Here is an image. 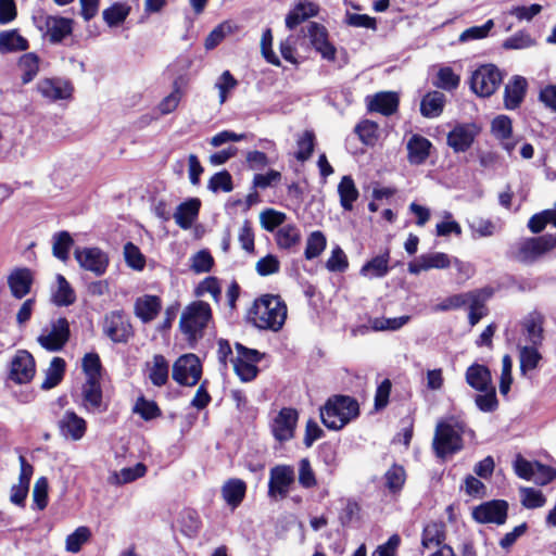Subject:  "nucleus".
Instances as JSON below:
<instances>
[{
  "label": "nucleus",
  "instance_id": "obj_1",
  "mask_svg": "<svg viewBox=\"0 0 556 556\" xmlns=\"http://www.w3.org/2000/svg\"><path fill=\"white\" fill-rule=\"evenodd\" d=\"M288 307L279 294H263L249 309V319L262 330L279 331L287 319Z\"/></svg>",
  "mask_w": 556,
  "mask_h": 556
},
{
  "label": "nucleus",
  "instance_id": "obj_2",
  "mask_svg": "<svg viewBox=\"0 0 556 556\" xmlns=\"http://www.w3.org/2000/svg\"><path fill=\"white\" fill-rule=\"evenodd\" d=\"M212 320L213 311L205 301H193L184 308L179 319V330L190 349H194L203 339Z\"/></svg>",
  "mask_w": 556,
  "mask_h": 556
},
{
  "label": "nucleus",
  "instance_id": "obj_3",
  "mask_svg": "<svg viewBox=\"0 0 556 556\" xmlns=\"http://www.w3.org/2000/svg\"><path fill=\"white\" fill-rule=\"evenodd\" d=\"M361 414L357 400L350 395L334 394L320 408L323 425L329 430H341Z\"/></svg>",
  "mask_w": 556,
  "mask_h": 556
},
{
  "label": "nucleus",
  "instance_id": "obj_4",
  "mask_svg": "<svg viewBox=\"0 0 556 556\" xmlns=\"http://www.w3.org/2000/svg\"><path fill=\"white\" fill-rule=\"evenodd\" d=\"M555 248L556 236L551 233L525 238L509 247L507 257L511 261L529 265L533 264Z\"/></svg>",
  "mask_w": 556,
  "mask_h": 556
},
{
  "label": "nucleus",
  "instance_id": "obj_5",
  "mask_svg": "<svg viewBox=\"0 0 556 556\" xmlns=\"http://www.w3.org/2000/svg\"><path fill=\"white\" fill-rule=\"evenodd\" d=\"M34 20L37 28L52 45L61 43L73 34L75 23L73 18L41 13Z\"/></svg>",
  "mask_w": 556,
  "mask_h": 556
},
{
  "label": "nucleus",
  "instance_id": "obj_6",
  "mask_svg": "<svg viewBox=\"0 0 556 556\" xmlns=\"http://www.w3.org/2000/svg\"><path fill=\"white\" fill-rule=\"evenodd\" d=\"M432 447L437 457L445 458L463 450V437L451 424L440 421L435 427Z\"/></svg>",
  "mask_w": 556,
  "mask_h": 556
},
{
  "label": "nucleus",
  "instance_id": "obj_7",
  "mask_svg": "<svg viewBox=\"0 0 556 556\" xmlns=\"http://www.w3.org/2000/svg\"><path fill=\"white\" fill-rule=\"evenodd\" d=\"M202 374V363L193 353L180 355L173 365L172 377L180 386L194 387Z\"/></svg>",
  "mask_w": 556,
  "mask_h": 556
},
{
  "label": "nucleus",
  "instance_id": "obj_8",
  "mask_svg": "<svg viewBox=\"0 0 556 556\" xmlns=\"http://www.w3.org/2000/svg\"><path fill=\"white\" fill-rule=\"evenodd\" d=\"M503 76L494 64L479 66L470 77V89L479 97L492 96L502 84Z\"/></svg>",
  "mask_w": 556,
  "mask_h": 556
},
{
  "label": "nucleus",
  "instance_id": "obj_9",
  "mask_svg": "<svg viewBox=\"0 0 556 556\" xmlns=\"http://www.w3.org/2000/svg\"><path fill=\"white\" fill-rule=\"evenodd\" d=\"M295 482V470L292 465L279 464L270 468L267 494L273 500L288 496Z\"/></svg>",
  "mask_w": 556,
  "mask_h": 556
},
{
  "label": "nucleus",
  "instance_id": "obj_10",
  "mask_svg": "<svg viewBox=\"0 0 556 556\" xmlns=\"http://www.w3.org/2000/svg\"><path fill=\"white\" fill-rule=\"evenodd\" d=\"M36 375V361L27 350H17L9 364L8 380L15 384H26Z\"/></svg>",
  "mask_w": 556,
  "mask_h": 556
},
{
  "label": "nucleus",
  "instance_id": "obj_11",
  "mask_svg": "<svg viewBox=\"0 0 556 556\" xmlns=\"http://www.w3.org/2000/svg\"><path fill=\"white\" fill-rule=\"evenodd\" d=\"M103 331L114 343H127L135 331L124 311H112L104 317Z\"/></svg>",
  "mask_w": 556,
  "mask_h": 556
},
{
  "label": "nucleus",
  "instance_id": "obj_12",
  "mask_svg": "<svg viewBox=\"0 0 556 556\" xmlns=\"http://www.w3.org/2000/svg\"><path fill=\"white\" fill-rule=\"evenodd\" d=\"M299 412L293 407H282L270 422V432L276 441L283 444L294 438Z\"/></svg>",
  "mask_w": 556,
  "mask_h": 556
},
{
  "label": "nucleus",
  "instance_id": "obj_13",
  "mask_svg": "<svg viewBox=\"0 0 556 556\" xmlns=\"http://www.w3.org/2000/svg\"><path fill=\"white\" fill-rule=\"evenodd\" d=\"M508 516V503L505 500H492L476 506L472 518L478 523L504 525Z\"/></svg>",
  "mask_w": 556,
  "mask_h": 556
},
{
  "label": "nucleus",
  "instance_id": "obj_14",
  "mask_svg": "<svg viewBox=\"0 0 556 556\" xmlns=\"http://www.w3.org/2000/svg\"><path fill=\"white\" fill-rule=\"evenodd\" d=\"M71 338L70 323L65 317H59L51 324V330L47 334L38 337L39 344L47 351H61Z\"/></svg>",
  "mask_w": 556,
  "mask_h": 556
},
{
  "label": "nucleus",
  "instance_id": "obj_15",
  "mask_svg": "<svg viewBox=\"0 0 556 556\" xmlns=\"http://www.w3.org/2000/svg\"><path fill=\"white\" fill-rule=\"evenodd\" d=\"M480 127L475 123L457 124L447 134L446 143L455 153L466 152L472 146Z\"/></svg>",
  "mask_w": 556,
  "mask_h": 556
},
{
  "label": "nucleus",
  "instance_id": "obj_16",
  "mask_svg": "<svg viewBox=\"0 0 556 556\" xmlns=\"http://www.w3.org/2000/svg\"><path fill=\"white\" fill-rule=\"evenodd\" d=\"M74 255L81 268L92 271L96 276H102L108 269L109 257L99 248H77Z\"/></svg>",
  "mask_w": 556,
  "mask_h": 556
},
{
  "label": "nucleus",
  "instance_id": "obj_17",
  "mask_svg": "<svg viewBox=\"0 0 556 556\" xmlns=\"http://www.w3.org/2000/svg\"><path fill=\"white\" fill-rule=\"evenodd\" d=\"M38 92L50 101L65 100L72 97L74 87L71 81L61 78H43L37 84Z\"/></svg>",
  "mask_w": 556,
  "mask_h": 556
},
{
  "label": "nucleus",
  "instance_id": "obj_18",
  "mask_svg": "<svg viewBox=\"0 0 556 556\" xmlns=\"http://www.w3.org/2000/svg\"><path fill=\"white\" fill-rule=\"evenodd\" d=\"M7 281L12 296L22 300L30 293L34 276L28 267H18L9 274Z\"/></svg>",
  "mask_w": 556,
  "mask_h": 556
},
{
  "label": "nucleus",
  "instance_id": "obj_19",
  "mask_svg": "<svg viewBox=\"0 0 556 556\" xmlns=\"http://www.w3.org/2000/svg\"><path fill=\"white\" fill-rule=\"evenodd\" d=\"M451 266V258L446 253L433 252L421 254L416 260L408 263V273L412 275H419L424 270L445 269Z\"/></svg>",
  "mask_w": 556,
  "mask_h": 556
},
{
  "label": "nucleus",
  "instance_id": "obj_20",
  "mask_svg": "<svg viewBox=\"0 0 556 556\" xmlns=\"http://www.w3.org/2000/svg\"><path fill=\"white\" fill-rule=\"evenodd\" d=\"M432 142L422 135L414 134L406 143L407 161L412 165L425 164L431 154Z\"/></svg>",
  "mask_w": 556,
  "mask_h": 556
},
{
  "label": "nucleus",
  "instance_id": "obj_21",
  "mask_svg": "<svg viewBox=\"0 0 556 556\" xmlns=\"http://www.w3.org/2000/svg\"><path fill=\"white\" fill-rule=\"evenodd\" d=\"M59 429L63 437L78 441L87 432V421L74 410H66L59 420Z\"/></svg>",
  "mask_w": 556,
  "mask_h": 556
},
{
  "label": "nucleus",
  "instance_id": "obj_22",
  "mask_svg": "<svg viewBox=\"0 0 556 556\" xmlns=\"http://www.w3.org/2000/svg\"><path fill=\"white\" fill-rule=\"evenodd\" d=\"M400 105L396 92L380 91L372 97H367V109L369 112H377L384 116L394 114Z\"/></svg>",
  "mask_w": 556,
  "mask_h": 556
},
{
  "label": "nucleus",
  "instance_id": "obj_23",
  "mask_svg": "<svg viewBox=\"0 0 556 556\" xmlns=\"http://www.w3.org/2000/svg\"><path fill=\"white\" fill-rule=\"evenodd\" d=\"M493 288L484 287L476 289L475 295L469 301L468 323L470 326L477 325L484 316L488 315L486 301L492 298Z\"/></svg>",
  "mask_w": 556,
  "mask_h": 556
},
{
  "label": "nucleus",
  "instance_id": "obj_24",
  "mask_svg": "<svg viewBox=\"0 0 556 556\" xmlns=\"http://www.w3.org/2000/svg\"><path fill=\"white\" fill-rule=\"evenodd\" d=\"M527 88L528 83L525 77L514 76L504 89V106L507 110L518 109L526 97Z\"/></svg>",
  "mask_w": 556,
  "mask_h": 556
},
{
  "label": "nucleus",
  "instance_id": "obj_25",
  "mask_svg": "<svg viewBox=\"0 0 556 556\" xmlns=\"http://www.w3.org/2000/svg\"><path fill=\"white\" fill-rule=\"evenodd\" d=\"M135 314L144 324L154 320L162 309V300L157 295L144 294L135 302Z\"/></svg>",
  "mask_w": 556,
  "mask_h": 556
},
{
  "label": "nucleus",
  "instance_id": "obj_26",
  "mask_svg": "<svg viewBox=\"0 0 556 556\" xmlns=\"http://www.w3.org/2000/svg\"><path fill=\"white\" fill-rule=\"evenodd\" d=\"M465 380L467 384L476 391H484L494 386L490 368L478 363H473L467 367Z\"/></svg>",
  "mask_w": 556,
  "mask_h": 556
},
{
  "label": "nucleus",
  "instance_id": "obj_27",
  "mask_svg": "<svg viewBox=\"0 0 556 556\" xmlns=\"http://www.w3.org/2000/svg\"><path fill=\"white\" fill-rule=\"evenodd\" d=\"M391 252L389 248H386L384 251L371 257L359 269V274L364 277L368 278H383L391 270V266L389 265L391 256Z\"/></svg>",
  "mask_w": 556,
  "mask_h": 556
},
{
  "label": "nucleus",
  "instance_id": "obj_28",
  "mask_svg": "<svg viewBox=\"0 0 556 556\" xmlns=\"http://www.w3.org/2000/svg\"><path fill=\"white\" fill-rule=\"evenodd\" d=\"M301 231L294 224H287L278 228L275 235V241L279 250L287 251L289 253L296 252L301 243Z\"/></svg>",
  "mask_w": 556,
  "mask_h": 556
},
{
  "label": "nucleus",
  "instance_id": "obj_29",
  "mask_svg": "<svg viewBox=\"0 0 556 556\" xmlns=\"http://www.w3.org/2000/svg\"><path fill=\"white\" fill-rule=\"evenodd\" d=\"M201 208V201L198 198H191L182 203H180L176 212L174 214V218L176 224L181 229H189L191 228L192 224L195 222V219L199 216Z\"/></svg>",
  "mask_w": 556,
  "mask_h": 556
},
{
  "label": "nucleus",
  "instance_id": "obj_30",
  "mask_svg": "<svg viewBox=\"0 0 556 556\" xmlns=\"http://www.w3.org/2000/svg\"><path fill=\"white\" fill-rule=\"evenodd\" d=\"M247 489V483L242 479L230 478L222 486V496L228 506L236 509L243 502Z\"/></svg>",
  "mask_w": 556,
  "mask_h": 556
},
{
  "label": "nucleus",
  "instance_id": "obj_31",
  "mask_svg": "<svg viewBox=\"0 0 556 556\" xmlns=\"http://www.w3.org/2000/svg\"><path fill=\"white\" fill-rule=\"evenodd\" d=\"M446 540V526L442 521H430L425 525L421 532V546L424 548L444 545Z\"/></svg>",
  "mask_w": 556,
  "mask_h": 556
},
{
  "label": "nucleus",
  "instance_id": "obj_32",
  "mask_svg": "<svg viewBox=\"0 0 556 556\" xmlns=\"http://www.w3.org/2000/svg\"><path fill=\"white\" fill-rule=\"evenodd\" d=\"M319 7L313 2H298L286 16V27L295 29L301 23L318 14Z\"/></svg>",
  "mask_w": 556,
  "mask_h": 556
},
{
  "label": "nucleus",
  "instance_id": "obj_33",
  "mask_svg": "<svg viewBox=\"0 0 556 556\" xmlns=\"http://www.w3.org/2000/svg\"><path fill=\"white\" fill-rule=\"evenodd\" d=\"M101 380L86 379L81 387L83 406L87 410H100L103 403Z\"/></svg>",
  "mask_w": 556,
  "mask_h": 556
},
{
  "label": "nucleus",
  "instance_id": "obj_34",
  "mask_svg": "<svg viewBox=\"0 0 556 556\" xmlns=\"http://www.w3.org/2000/svg\"><path fill=\"white\" fill-rule=\"evenodd\" d=\"M543 324L544 317L540 313H531L522 320V330L531 345H542L544 340Z\"/></svg>",
  "mask_w": 556,
  "mask_h": 556
},
{
  "label": "nucleus",
  "instance_id": "obj_35",
  "mask_svg": "<svg viewBox=\"0 0 556 556\" xmlns=\"http://www.w3.org/2000/svg\"><path fill=\"white\" fill-rule=\"evenodd\" d=\"M445 101V94L440 91L427 92L420 102L421 115L427 118L439 117L443 113Z\"/></svg>",
  "mask_w": 556,
  "mask_h": 556
},
{
  "label": "nucleus",
  "instance_id": "obj_36",
  "mask_svg": "<svg viewBox=\"0 0 556 556\" xmlns=\"http://www.w3.org/2000/svg\"><path fill=\"white\" fill-rule=\"evenodd\" d=\"M29 47L28 40L18 34L17 29L2 30L0 33V53L5 54L25 51Z\"/></svg>",
  "mask_w": 556,
  "mask_h": 556
},
{
  "label": "nucleus",
  "instance_id": "obj_37",
  "mask_svg": "<svg viewBox=\"0 0 556 556\" xmlns=\"http://www.w3.org/2000/svg\"><path fill=\"white\" fill-rule=\"evenodd\" d=\"M338 194L340 198V205L344 211H352L354 202L359 197V191L356 188L354 179L350 175L341 178L338 185Z\"/></svg>",
  "mask_w": 556,
  "mask_h": 556
},
{
  "label": "nucleus",
  "instance_id": "obj_38",
  "mask_svg": "<svg viewBox=\"0 0 556 556\" xmlns=\"http://www.w3.org/2000/svg\"><path fill=\"white\" fill-rule=\"evenodd\" d=\"M66 370V362L64 358L55 356L51 359L48 369L46 370L45 380L41 383L42 390H51L59 386Z\"/></svg>",
  "mask_w": 556,
  "mask_h": 556
},
{
  "label": "nucleus",
  "instance_id": "obj_39",
  "mask_svg": "<svg viewBox=\"0 0 556 556\" xmlns=\"http://www.w3.org/2000/svg\"><path fill=\"white\" fill-rule=\"evenodd\" d=\"M58 288L52 294V302L59 306H70L76 301V293L67 279L61 275H56Z\"/></svg>",
  "mask_w": 556,
  "mask_h": 556
},
{
  "label": "nucleus",
  "instance_id": "obj_40",
  "mask_svg": "<svg viewBox=\"0 0 556 556\" xmlns=\"http://www.w3.org/2000/svg\"><path fill=\"white\" fill-rule=\"evenodd\" d=\"M316 146V136L314 130L306 129L296 138V152L295 159L300 162H305L313 155Z\"/></svg>",
  "mask_w": 556,
  "mask_h": 556
},
{
  "label": "nucleus",
  "instance_id": "obj_41",
  "mask_svg": "<svg viewBox=\"0 0 556 556\" xmlns=\"http://www.w3.org/2000/svg\"><path fill=\"white\" fill-rule=\"evenodd\" d=\"M40 59L35 52H27L18 60V67L22 71V83L24 85L34 80L39 72Z\"/></svg>",
  "mask_w": 556,
  "mask_h": 556
},
{
  "label": "nucleus",
  "instance_id": "obj_42",
  "mask_svg": "<svg viewBox=\"0 0 556 556\" xmlns=\"http://www.w3.org/2000/svg\"><path fill=\"white\" fill-rule=\"evenodd\" d=\"M73 245L74 240L68 231L62 230L54 233L52 245L53 256L63 262L67 261Z\"/></svg>",
  "mask_w": 556,
  "mask_h": 556
},
{
  "label": "nucleus",
  "instance_id": "obj_43",
  "mask_svg": "<svg viewBox=\"0 0 556 556\" xmlns=\"http://www.w3.org/2000/svg\"><path fill=\"white\" fill-rule=\"evenodd\" d=\"M327 247V238L320 230L311 232L306 239L304 257L308 261L318 257Z\"/></svg>",
  "mask_w": 556,
  "mask_h": 556
},
{
  "label": "nucleus",
  "instance_id": "obj_44",
  "mask_svg": "<svg viewBox=\"0 0 556 556\" xmlns=\"http://www.w3.org/2000/svg\"><path fill=\"white\" fill-rule=\"evenodd\" d=\"M169 365L162 354L153 356V366L150 370L149 378L153 386L162 387L168 381Z\"/></svg>",
  "mask_w": 556,
  "mask_h": 556
},
{
  "label": "nucleus",
  "instance_id": "obj_45",
  "mask_svg": "<svg viewBox=\"0 0 556 556\" xmlns=\"http://www.w3.org/2000/svg\"><path fill=\"white\" fill-rule=\"evenodd\" d=\"M406 481V472L402 465L393 464L384 473V485L391 493H399Z\"/></svg>",
  "mask_w": 556,
  "mask_h": 556
},
{
  "label": "nucleus",
  "instance_id": "obj_46",
  "mask_svg": "<svg viewBox=\"0 0 556 556\" xmlns=\"http://www.w3.org/2000/svg\"><path fill=\"white\" fill-rule=\"evenodd\" d=\"M359 140L366 144L374 147L379 138V126L376 122L370 119L361 121L354 129Z\"/></svg>",
  "mask_w": 556,
  "mask_h": 556
},
{
  "label": "nucleus",
  "instance_id": "obj_47",
  "mask_svg": "<svg viewBox=\"0 0 556 556\" xmlns=\"http://www.w3.org/2000/svg\"><path fill=\"white\" fill-rule=\"evenodd\" d=\"M131 8L125 3L115 2L102 12L104 22L110 27L118 26L124 23L130 14Z\"/></svg>",
  "mask_w": 556,
  "mask_h": 556
},
{
  "label": "nucleus",
  "instance_id": "obj_48",
  "mask_svg": "<svg viewBox=\"0 0 556 556\" xmlns=\"http://www.w3.org/2000/svg\"><path fill=\"white\" fill-rule=\"evenodd\" d=\"M134 413L139 414L146 421H150L162 416V409L157 403L152 400H147L143 395L137 399L134 406Z\"/></svg>",
  "mask_w": 556,
  "mask_h": 556
},
{
  "label": "nucleus",
  "instance_id": "obj_49",
  "mask_svg": "<svg viewBox=\"0 0 556 556\" xmlns=\"http://www.w3.org/2000/svg\"><path fill=\"white\" fill-rule=\"evenodd\" d=\"M476 289L463 292V293H456L450 296H446L443 299L439 304L435 306V311L439 312H447L452 309H459L464 307L465 305H468L471 298L475 295Z\"/></svg>",
  "mask_w": 556,
  "mask_h": 556
},
{
  "label": "nucleus",
  "instance_id": "obj_50",
  "mask_svg": "<svg viewBox=\"0 0 556 556\" xmlns=\"http://www.w3.org/2000/svg\"><path fill=\"white\" fill-rule=\"evenodd\" d=\"M539 346L540 345H527L520 349L519 361L521 372L525 374L539 366V363L542 359V354L538 350Z\"/></svg>",
  "mask_w": 556,
  "mask_h": 556
},
{
  "label": "nucleus",
  "instance_id": "obj_51",
  "mask_svg": "<svg viewBox=\"0 0 556 556\" xmlns=\"http://www.w3.org/2000/svg\"><path fill=\"white\" fill-rule=\"evenodd\" d=\"M480 394L475 396V404L479 410L483 413H493L498 408V400L496 396V389L494 386L484 391H479Z\"/></svg>",
  "mask_w": 556,
  "mask_h": 556
},
{
  "label": "nucleus",
  "instance_id": "obj_52",
  "mask_svg": "<svg viewBox=\"0 0 556 556\" xmlns=\"http://www.w3.org/2000/svg\"><path fill=\"white\" fill-rule=\"evenodd\" d=\"M491 132L500 140H508L513 135V121L507 115H497L491 123Z\"/></svg>",
  "mask_w": 556,
  "mask_h": 556
},
{
  "label": "nucleus",
  "instance_id": "obj_53",
  "mask_svg": "<svg viewBox=\"0 0 556 556\" xmlns=\"http://www.w3.org/2000/svg\"><path fill=\"white\" fill-rule=\"evenodd\" d=\"M49 482L46 477H40L35 482L33 489V508L43 510L49 504Z\"/></svg>",
  "mask_w": 556,
  "mask_h": 556
},
{
  "label": "nucleus",
  "instance_id": "obj_54",
  "mask_svg": "<svg viewBox=\"0 0 556 556\" xmlns=\"http://www.w3.org/2000/svg\"><path fill=\"white\" fill-rule=\"evenodd\" d=\"M207 188L214 193L230 192L233 189L232 176L227 169L215 173L207 182Z\"/></svg>",
  "mask_w": 556,
  "mask_h": 556
},
{
  "label": "nucleus",
  "instance_id": "obj_55",
  "mask_svg": "<svg viewBox=\"0 0 556 556\" xmlns=\"http://www.w3.org/2000/svg\"><path fill=\"white\" fill-rule=\"evenodd\" d=\"M81 367L87 379L101 380L102 364L98 353H86L83 357Z\"/></svg>",
  "mask_w": 556,
  "mask_h": 556
},
{
  "label": "nucleus",
  "instance_id": "obj_56",
  "mask_svg": "<svg viewBox=\"0 0 556 556\" xmlns=\"http://www.w3.org/2000/svg\"><path fill=\"white\" fill-rule=\"evenodd\" d=\"M460 83V77L450 66L441 67L437 74L434 86L443 90H455Z\"/></svg>",
  "mask_w": 556,
  "mask_h": 556
},
{
  "label": "nucleus",
  "instance_id": "obj_57",
  "mask_svg": "<svg viewBox=\"0 0 556 556\" xmlns=\"http://www.w3.org/2000/svg\"><path fill=\"white\" fill-rule=\"evenodd\" d=\"M124 257L126 264L135 270L140 271L146 267V256L141 253L140 249L130 241L124 245Z\"/></svg>",
  "mask_w": 556,
  "mask_h": 556
},
{
  "label": "nucleus",
  "instance_id": "obj_58",
  "mask_svg": "<svg viewBox=\"0 0 556 556\" xmlns=\"http://www.w3.org/2000/svg\"><path fill=\"white\" fill-rule=\"evenodd\" d=\"M91 536V531L88 527H78L73 533L68 534L65 541L66 551L71 553H78L83 545L88 542Z\"/></svg>",
  "mask_w": 556,
  "mask_h": 556
},
{
  "label": "nucleus",
  "instance_id": "obj_59",
  "mask_svg": "<svg viewBox=\"0 0 556 556\" xmlns=\"http://www.w3.org/2000/svg\"><path fill=\"white\" fill-rule=\"evenodd\" d=\"M204 293H210L213 300L218 303L222 298V288L219 280L215 276L205 277L195 288L194 294L202 296Z\"/></svg>",
  "mask_w": 556,
  "mask_h": 556
},
{
  "label": "nucleus",
  "instance_id": "obj_60",
  "mask_svg": "<svg viewBox=\"0 0 556 556\" xmlns=\"http://www.w3.org/2000/svg\"><path fill=\"white\" fill-rule=\"evenodd\" d=\"M299 483L304 489H313L317 485L316 475L307 457L299 462Z\"/></svg>",
  "mask_w": 556,
  "mask_h": 556
},
{
  "label": "nucleus",
  "instance_id": "obj_61",
  "mask_svg": "<svg viewBox=\"0 0 556 556\" xmlns=\"http://www.w3.org/2000/svg\"><path fill=\"white\" fill-rule=\"evenodd\" d=\"M521 504L528 509L540 508L545 505L546 497L540 490L533 488H521Z\"/></svg>",
  "mask_w": 556,
  "mask_h": 556
},
{
  "label": "nucleus",
  "instance_id": "obj_62",
  "mask_svg": "<svg viewBox=\"0 0 556 556\" xmlns=\"http://www.w3.org/2000/svg\"><path fill=\"white\" fill-rule=\"evenodd\" d=\"M287 216L285 213L274 208H267L261 214V225L267 231H274L283 226Z\"/></svg>",
  "mask_w": 556,
  "mask_h": 556
},
{
  "label": "nucleus",
  "instance_id": "obj_63",
  "mask_svg": "<svg viewBox=\"0 0 556 556\" xmlns=\"http://www.w3.org/2000/svg\"><path fill=\"white\" fill-rule=\"evenodd\" d=\"M231 31L232 26L229 22H223L218 24L205 38V49H215L225 39L226 35L230 34Z\"/></svg>",
  "mask_w": 556,
  "mask_h": 556
},
{
  "label": "nucleus",
  "instance_id": "obj_64",
  "mask_svg": "<svg viewBox=\"0 0 556 556\" xmlns=\"http://www.w3.org/2000/svg\"><path fill=\"white\" fill-rule=\"evenodd\" d=\"M326 268L331 273H344L349 268V260L340 247L331 251L330 257L326 262Z\"/></svg>",
  "mask_w": 556,
  "mask_h": 556
}]
</instances>
